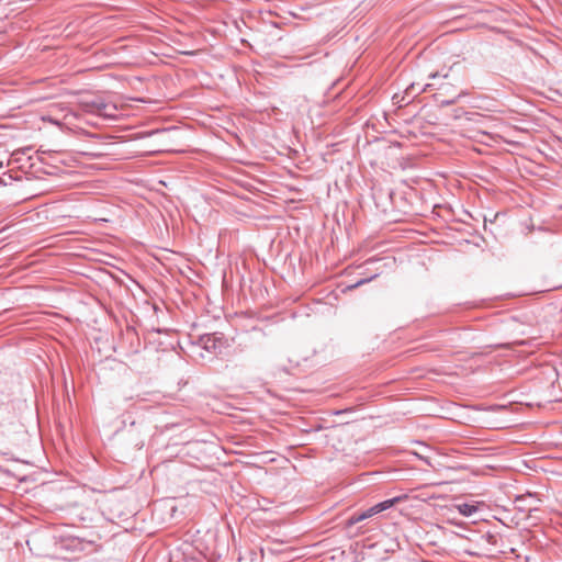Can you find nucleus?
Here are the masks:
<instances>
[{
  "label": "nucleus",
  "instance_id": "f8f14e48",
  "mask_svg": "<svg viewBox=\"0 0 562 562\" xmlns=\"http://www.w3.org/2000/svg\"><path fill=\"white\" fill-rule=\"evenodd\" d=\"M467 115H479L477 113H474V112H468ZM468 120H472V117L470 116H467Z\"/></svg>",
  "mask_w": 562,
  "mask_h": 562
},
{
  "label": "nucleus",
  "instance_id": "423d86ee",
  "mask_svg": "<svg viewBox=\"0 0 562 562\" xmlns=\"http://www.w3.org/2000/svg\"><path fill=\"white\" fill-rule=\"evenodd\" d=\"M457 508L459 513L465 517L472 516L477 510V507L474 504L469 503L459 504Z\"/></svg>",
  "mask_w": 562,
  "mask_h": 562
},
{
  "label": "nucleus",
  "instance_id": "6e6552de",
  "mask_svg": "<svg viewBox=\"0 0 562 562\" xmlns=\"http://www.w3.org/2000/svg\"><path fill=\"white\" fill-rule=\"evenodd\" d=\"M378 276H379V273H374V274H372V276H371V277H369V278L361 279V280L357 281L356 283H353V284H351V285H348V289H349V290L357 289V288H359V286H361V285H363V284H366V283H368V282L372 281V280H373V279H375Z\"/></svg>",
  "mask_w": 562,
  "mask_h": 562
},
{
  "label": "nucleus",
  "instance_id": "1a4fd4ad",
  "mask_svg": "<svg viewBox=\"0 0 562 562\" xmlns=\"http://www.w3.org/2000/svg\"><path fill=\"white\" fill-rule=\"evenodd\" d=\"M409 98L404 93L403 95H400L397 93H395L393 97H392V101L394 104H397L398 106H403V104H406V101L408 100Z\"/></svg>",
  "mask_w": 562,
  "mask_h": 562
},
{
  "label": "nucleus",
  "instance_id": "9d476101",
  "mask_svg": "<svg viewBox=\"0 0 562 562\" xmlns=\"http://www.w3.org/2000/svg\"><path fill=\"white\" fill-rule=\"evenodd\" d=\"M461 94L452 98V99H445V100H440L439 101V106L440 108H446V106H449V105H452L454 103H457V101L460 99Z\"/></svg>",
  "mask_w": 562,
  "mask_h": 562
},
{
  "label": "nucleus",
  "instance_id": "7ed1b4c3",
  "mask_svg": "<svg viewBox=\"0 0 562 562\" xmlns=\"http://www.w3.org/2000/svg\"><path fill=\"white\" fill-rule=\"evenodd\" d=\"M402 499L401 496H396L393 498L385 499L383 502H380L364 510H360V517L363 518V520H367L391 507H393L396 503H398Z\"/></svg>",
  "mask_w": 562,
  "mask_h": 562
},
{
  "label": "nucleus",
  "instance_id": "f03ea898",
  "mask_svg": "<svg viewBox=\"0 0 562 562\" xmlns=\"http://www.w3.org/2000/svg\"><path fill=\"white\" fill-rule=\"evenodd\" d=\"M200 344L206 351L221 352L225 346L224 336L218 333L206 334L200 337Z\"/></svg>",
  "mask_w": 562,
  "mask_h": 562
},
{
  "label": "nucleus",
  "instance_id": "9b49d317",
  "mask_svg": "<svg viewBox=\"0 0 562 562\" xmlns=\"http://www.w3.org/2000/svg\"><path fill=\"white\" fill-rule=\"evenodd\" d=\"M457 65H458V64H453V65L449 68V70H448V71L442 72V74H441V72H439V71L432 72V74H430V75H429V78H432V79H435V78H437V77L448 78V77H449V71L453 70V68H454Z\"/></svg>",
  "mask_w": 562,
  "mask_h": 562
},
{
  "label": "nucleus",
  "instance_id": "20e7f679",
  "mask_svg": "<svg viewBox=\"0 0 562 562\" xmlns=\"http://www.w3.org/2000/svg\"><path fill=\"white\" fill-rule=\"evenodd\" d=\"M83 109L92 114L97 115H103L109 116L110 114L106 112L108 108L110 106L108 103H105L102 99H94L91 101L82 102Z\"/></svg>",
  "mask_w": 562,
  "mask_h": 562
},
{
  "label": "nucleus",
  "instance_id": "4468645a",
  "mask_svg": "<svg viewBox=\"0 0 562 562\" xmlns=\"http://www.w3.org/2000/svg\"><path fill=\"white\" fill-rule=\"evenodd\" d=\"M470 554L472 555H477L479 553L477 552H472V551H469Z\"/></svg>",
  "mask_w": 562,
  "mask_h": 562
},
{
  "label": "nucleus",
  "instance_id": "39448f33",
  "mask_svg": "<svg viewBox=\"0 0 562 562\" xmlns=\"http://www.w3.org/2000/svg\"><path fill=\"white\" fill-rule=\"evenodd\" d=\"M430 87V85H425L420 87L419 83L412 82L406 89L405 94L409 98L406 101V104H409L418 94L426 91V89Z\"/></svg>",
  "mask_w": 562,
  "mask_h": 562
},
{
  "label": "nucleus",
  "instance_id": "0eeeda50",
  "mask_svg": "<svg viewBox=\"0 0 562 562\" xmlns=\"http://www.w3.org/2000/svg\"><path fill=\"white\" fill-rule=\"evenodd\" d=\"M363 521V518L360 517V510H357L348 516L345 521L346 527H352L358 522Z\"/></svg>",
  "mask_w": 562,
  "mask_h": 562
},
{
  "label": "nucleus",
  "instance_id": "f257e3e1",
  "mask_svg": "<svg viewBox=\"0 0 562 562\" xmlns=\"http://www.w3.org/2000/svg\"><path fill=\"white\" fill-rule=\"evenodd\" d=\"M468 539L473 542L479 550L484 552H491L498 541V537L490 531L485 533L471 531Z\"/></svg>",
  "mask_w": 562,
  "mask_h": 562
},
{
  "label": "nucleus",
  "instance_id": "ddd939ff",
  "mask_svg": "<svg viewBox=\"0 0 562 562\" xmlns=\"http://www.w3.org/2000/svg\"><path fill=\"white\" fill-rule=\"evenodd\" d=\"M135 424H136V422H135V420H132V422L130 423V426H132V427H133V426H135Z\"/></svg>",
  "mask_w": 562,
  "mask_h": 562
}]
</instances>
